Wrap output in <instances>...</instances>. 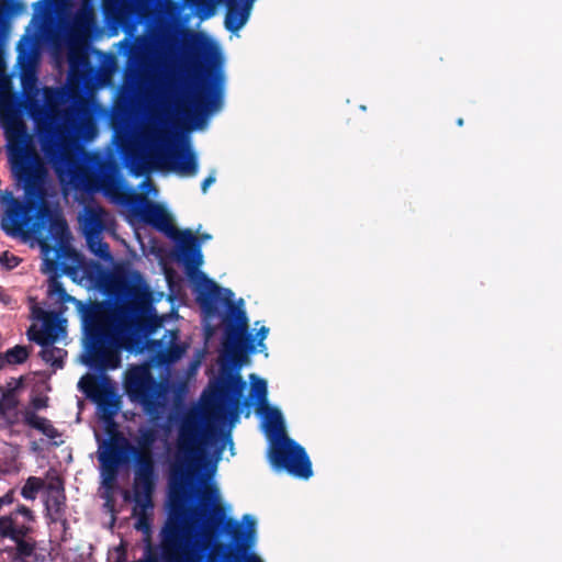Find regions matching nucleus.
I'll return each instance as SVG.
<instances>
[{"label": "nucleus", "mask_w": 562, "mask_h": 562, "mask_svg": "<svg viewBox=\"0 0 562 562\" xmlns=\"http://www.w3.org/2000/svg\"><path fill=\"white\" fill-rule=\"evenodd\" d=\"M181 54L191 63L203 61L213 70H205L192 82V117L199 124L220 112L224 105L225 72L224 58L218 47L198 32L179 35Z\"/></svg>", "instance_id": "423d86ee"}, {"label": "nucleus", "mask_w": 562, "mask_h": 562, "mask_svg": "<svg viewBox=\"0 0 562 562\" xmlns=\"http://www.w3.org/2000/svg\"><path fill=\"white\" fill-rule=\"evenodd\" d=\"M80 222L85 238L89 239L102 236L104 232L110 231L114 225L112 215L95 204L85 206Z\"/></svg>", "instance_id": "4468645a"}, {"label": "nucleus", "mask_w": 562, "mask_h": 562, "mask_svg": "<svg viewBox=\"0 0 562 562\" xmlns=\"http://www.w3.org/2000/svg\"><path fill=\"white\" fill-rule=\"evenodd\" d=\"M4 366L8 364H20L23 363L29 357V349L25 346H14L8 349L4 355Z\"/></svg>", "instance_id": "393cba45"}, {"label": "nucleus", "mask_w": 562, "mask_h": 562, "mask_svg": "<svg viewBox=\"0 0 562 562\" xmlns=\"http://www.w3.org/2000/svg\"><path fill=\"white\" fill-rule=\"evenodd\" d=\"M98 372L100 378L85 374L78 382V389L97 406L99 417L105 423L112 422L122 407V398L105 372Z\"/></svg>", "instance_id": "9b49d317"}, {"label": "nucleus", "mask_w": 562, "mask_h": 562, "mask_svg": "<svg viewBox=\"0 0 562 562\" xmlns=\"http://www.w3.org/2000/svg\"><path fill=\"white\" fill-rule=\"evenodd\" d=\"M20 262V258L7 251L0 256V263L3 265L7 269H13L18 267Z\"/></svg>", "instance_id": "c85d7f7f"}, {"label": "nucleus", "mask_w": 562, "mask_h": 562, "mask_svg": "<svg viewBox=\"0 0 562 562\" xmlns=\"http://www.w3.org/2000/svg\"><path fill=\"white\" fill-rule=\"evenodd\" d=\"M44 482L36 476H30L21 490V495L27 501H34Z\"/></svg>", "instance_id": "a878e982"}, {"label": "nucleus", "mask_w": 562, "mask_h": 562, "mask_svg": "<svg viewBox=\"0 0 562 562\" xmlns=\"http://www.w3.org/2000/svg\"><path fill=\"white\" fill-rule=\"evenodd\" d=\"M123 389L128 400L138 405L151 422L162 417L167 387L154 376L148 364H130L124 372Z\"/></svg>", "instance_id": "6e6552de"}, {"label": "nucleus", "mask_w": 562, "mask_h": 562, "mask_svg": "<svg viewBox=\"0 0 562 562\" xmlns=\"http://www.w3.org/2000/svg\"><path fill=\"white\" fill-rule=\"evenodd\" d=\"M457 124H458L459 126H462V125H463V120H462V119H459V120L457 121Z\"/></svg>", "instance_id": "4c0bfd02"}, {"label": "nucleus", "mask_w": 562, "mask_h": 562, "mask_svg": "<svg viewBox=\"0 0 562 562\" xmlns=\"http://www.w3.org/2000/svg\"><path fill=\"white\" fill-rule=\"evenodd\" d=\"M225 324L223 348L225 360L221 363L217 378L213 382L210 403L223 413L236 416L240 408L249 405L257 407V414L262 419L265 429L273 438L269 448V461L277 471H285L294 477L307 480L313 475L312 463L305 451L294 440L284 434L282 413L267 403L268 386L265 379L256 374L249 375L250 395L243 397L246 382L241 379V369L247 355L254 353L263 344L269 334L267 326H261L256 335L248 331V319L240 305L231 306L221 315Z\"/></svg>", "instance_id": "20e7f679"}, {"label": "nucleus", "mask_w": 562, "mask_h": 562, "mask_svg": "<svg viewBox=\"0 0 562 562\" xmlns=\"http://www.w3.org/2000/svg\"><path fill=\"white\" fill-rule=\"evenodd\" d=\"M3 367H4V358L0 353V369H2Z\"/></svg>", "instance_id": "f704fd0d"}, {"label": "nucleus", "mask_w": 562, "mask_h": 562, "mask_svg": "<svg viewBox=\"0 0 562 562\" xmlns=\"http://www.w3.org/2000/svg\"><path fill=\"white\" fill-rule=\"evenodd\" d=\"M68 63L71 69H76L82 66L85 56L80 50L70 47L68 52Z\"/></svg>", "instance_id": "cd10ccee"}, {"label": "nucleus", "mask_w": 562, "mask_h": 562, "mask_svg": "<svg viewBox=\"0 0 562 562\" xmlns=\"http://www.w3.org/2000/svg\"><path fill=\"white\" fill-rule=\"evenodd\" d=\"M146 160L157 170H169L184 178H193L199 173V156L188 136L171 143L167 130L158 128L150 133L146 144Z\"/></svg>", "instance_id": "0eeeda50"}, {"label": "nucleus", "mask_w": 562, "mask_h": 562, "mask_svg": "<svg viewBox=\"0 0 562 562\" xmlns=\"http://www.w3.org/2000/svg\"><path fill=\"white\" fill-rule=\"evenodd\" d=\"M32 47V37L23 35L19 41L16 58L23 91L16 98L11 94L9 80L13 113L25 125V136L15 138L12 145L0 123L10 171L23 188L26 200L15 198L12 191L0 190V228L11 238L34 239L41 247L44 265L47 269H56L68 247L70 233L66 220L45 202L49 182L47 162L52 165L60 184L77 188L94 182L104 195L113 196L120 191L121 182L105 166L103 157L88 156L78 147L80 137L91 127L92 121L108 120L110 116V112L92 98L87 100L79 94L69 95L68 106L59 112L54 127L38 131L44 158L37 154L27 124L18 112L19 102L24 104L23 111L31 108L32 100L26 91H37Z\"/></svg>", "instance_id": "f257e3e1"}, {"label": "nucleus", "mask_w": 562, "mask_h": 562, "mask_svg": "<svg viewBox=\"0 0 562 562\" xmlns=\"http://www.w3.org/2000/svg\"><path fill=\"white\" fill-rule=\"evenodd\" d=\"M155 361L162 367L178 362L187 351V345L179 341V330H167L160 340L155 342Z\"/></svg>", "instance_id": "2eb2a0df"}, {"label": "nucleus", "mask_w": 562, "mask_h": 562, "mask_svg": "<svg viewBox=\"0 0 562 562\" xmlns=\"http://www.w3.org/2000/svg\"><path fill=\"white\" fill-rule=\"evenodd\" d=\"M86 241L91 254L103 262H112L113 257L111 255L110 247L108 243L103 240L102 236H95V238L92 239L86 238Z\"/></svg>", "instance_id": "4be33fe9"}, {"label": "nucleus", "mask_w": 562, "mask_h": 562, "mask_svg": "<svg viewBox=\"0 0 562 562\" xmlns=\"http://www.w3.org/2000/svg\"><path fill=\"white\" fill-rule=\"evenodd\" d=\"M92 15L87 10H79L75 13L72 21H71V32L82 34L90 31L92 26Z\"/></svg>", "instance_id": "5701e85b"}, {"label": "nucleus", "mask_w": 562, "mask_h": 562, "mask_svg": "<svg viewBox=\"0 0 562 562\" xmlns=\"http://www.w3.org/2000/svg\"><path fill=\"white\" fill-rule=\"evenodd\" d=\"M226 446L233 450L231 434L205 426L199 412L188 411L181 416L176 471L181 476L195 474L199 491L188 499L182 491L170 493L172 514L160 532L164 562H245L243 548H250L256 539L255 519L244 515L238 522L229 517L220 504L218 488L205 484L198 470L209 449H213L216 463Z\"/></svg>", "instance_id": "f03ea898"}, {"label": "nucleus", "mask_w": 562, "mask_h": 562, "mask_svg": "<svg viewBox=\"0 0 562 562\" xmlns=\"http://www.w3.org/2000/svg\"><path fill=\"white\" fill-rule=\"evenodd\" d=\"M47 296L55 307L47 312L32 307V325L27 337L37 345L56 342L67 335L64 313L67 303L75 304L86 336L82 363L95 372L115 370L121 366L120 350H135L143 346L148 330V318L154 307L146 283L138 273L115 277L109 288V306L98 302L83 303L68 294L55 276L48 279Z\"/></svg>", "instance_id": "7ed1b4c3"}, {"label": "nucleus", "mask_w": 562, "mask_h": 562, "mask_svg": "<svg viewBox=\"0 0 562 562\" xmlns=\"http://www.w3.org/2000/svg\"><path fill=\"white\" fill-rule=\"evenodd\" d=\"M65 499L64 488L59 483H50L47 486L45 506L55 516V519L61 516Z\"/></svg>", "instance_id": "6ab92c4d"}, {"label": "nucleus", "mask_w": 562, "mask_h": 562, "mask_svg": "<svg viewBox=\"0 0 562 562\" xmlns=\"http://www.w3.org/2000/svg\"><path fill=\"white\" fill-rule=\"evenodd\" d=\"M139 188L147 191L148 193L156 192V189L154 188L153 183L148 180H144Z\"/></svg>", "instance_id": "473e14b6"}, {"label": "nucleus", "mask_w": 562, "mask_h": 562, "mask_svg": "<svg viewBox=\"0 0 562 562\" xmlns=\"http://www.w3.org/2000/svg\"><path fill=\"white\" fill-rule=\"evenodd\" d=\"M19 7L16 0H0V123L12 145L15 138L25 136V125L13 113L14 106L9 95V79L5 72L4 57V45L10 34V16Z\"/></svg>", "instance_id": "1a4fd4ad"}, {"label": "nucleus", "mask_w": 562, "mask_h": 562, "mask_svg": "<svg viewBox=\"0 0 562 562\" xmlns=\"http://www.w3.org/2000/svg\"><path fill=\"white\" fill-rule=\"evenodd\" d=\"M134 446H131L127 440L122 436H113L102 441L98 449V460L101 464L103 474L108 479H113L116 471L122 463L124 452L134 457L136 464V453L133 451Z\"/></svg>", "instance_id": "f8f14e48"}, {"label": "nucleus", "mask_w": 562, "mask_h": 562, "mask_svg": "<svg viewBox=\"0 0 562 562\" xmlns=\"http://www.w3.org/2000/svg\"><path fill=\"white\" fill-rule=\"evenodd\" d=\"M12 541L16 546V553L19 557L29 558L34 553L35 541L30 537V533L21 536L20 538Z\"/></svg>", "instance_id": "bb28decb"}, {"label": "nucleus", "mask_w": 562, "mask_h": 562, "mask_svg": "<svg viewBox=\"0 0 562 562\" xmlns=\"http://www.w3.org/2000/svg\"><path fill=\"white\" fill-rule=\"evenodd\" d=\"M157 441V432L155 429L149 427H142L138 429V439L137 443L139 448H136L138 451H146L153 454L148 449ZM154 458V456H151Z\"/></svg>", "instance_id": "b1692460"}, {"label": "nucleus", "mask_w": 562, "mask_h": 562, "mask_svg": "<svg viewBox=\"0 0 562 562\" xmlns=\"http://www.w3.org/2000/svg\"><path fill=\"white\" fill-rule=\"evenodd\" d=\"M216 181V171L213 169L211 170V172L209 173V176L202 181L201 183V191L202 193H206L209 188L215 183Z\"/></svg>", "instance_id": "c756f323"}, {"label": "nucleus", "mask_w": 562, "mask_h": 562, "mask_svg": "<svg viewBox=\"0 0 562 562\" xmlns=\"http://www.w3.org/2000/svg\"><path fill=\"white\" fill-rule=\"evenodd\" d=\"M119 53L126 57L124 67L125 79L130 82H137L145 74L144 59L132 50V37L126 36L119 43Z\"/></svg>", "instance_id": "dca6fc26"}, {"label": "nucleus", "mask_w": 562, "mask_h": 562, "mask_svg": "<svg viewBox=\"0 0 562 562\" xmlns=\"http://www.w3.org/2000/svg\"><path fill=\"white\" fill-rule=\"evenodd\" d=\"M136 453V470H134V507L133 516L136 517L135 528L144 533L150 532V516L154 508L153 493L157 481L155 460L146 451Z\"/></svg>", "instance_id": "9d476101"}, {"label": "nucleus", "mask_w": 562, "mask_h": 562, "mask_svg": "<svg viewBox=\"0 0 562 562\" xmlns=\"http://www.w3.org/2000/svg\"><path fill=\"white\" fill-rule=\"evenodd\" d=\"M54 14V2L52 0H41L34 4V14L32 24L40 31L50 25Z\"/></svg>", "instance_id": "aec40b11"}, {"label": "nucleus", "mask_w": 562, "mask_h": 562, "mask_svg": "<svg viewBox=\"0 0 562 562\" xmlns=\"http://www.w3.org/2000/svg\"><path fill=\"white\" fill-rule=\"evenodd\" d=\"M54 344L55 342H47L40 345L42 347L40 355L46 363L58 369L63 367L67 351L63 348L55 347Z\"/></svg>", "instance_id": "412c9836"}, {"label": "nucleus", "mask_w": 562, "mask_h": 562, "mask_svg": "<svg viewBox=\"0 0 562 562\" xmlns=\"http://www.w3.org/2000/svg\"><path fill=\"white\" fill-rule=\"evenodd\" d=\"M34 513L26 506L20 505L8 515L0 516V541L15 540L33 531Z\"/></svg>", "instance_id": "ddd939ff"}, {"label": "nucleus", "mask_w": 562, "mask_h": 562, "mask_svg": "<svg viewBox=\"0 0 562 562\" xmlns=\"http://www.w3.org/2000/svg\"><path fill=\"white\" fill-rule=\"evenodd\" d=\"M23 422L29 427L38 430L53 440L55 445L63 443V440H57L61 437L58 429L54 427L49 419L38 416L34 409L26 408L23 411Z\"/></svg>", "instance_id": "a211bd4d"}, {"label": "nucleus", "mask_w": 562, "mask_h": 562, "mask_svg": "<svg viewBox=\"0 0 562 562\" xmlns=\"http://www.w3.org/2000/svg\"><path fill=\"white\" fill-rule=\"evenodd\" d=\"M21 419H23V411H19V400L11 392L3 393L0 396V428H11Z\"/></svg>", "instance_id": "f3484780"}, {"label": "nucleus", "mask_w": 562, "mask_h": 562, "mask_svg": "<svg viewBox=\"0 0 562 562\" xmlns=\"http://www.w3.org/2000/svg\"><path fill=\"white\" fill-rule=\"evenodd\" d=\"M83 94H85L87 98H89V90L85 88V89H83Z\"/></svg>", "instance_id": "e433bc0d"}, {"label": "nucleus", "mask_w": 562, "mask_h": 562, "mask_svg": "<svg viewBox=\"0 0 562 562\" xmlns=\"http://www.w3.org/2000/svg\"><path fill=\"white\" fill-rule=\"evenodd\" d=\"M32 406L34 409H43L47 407V400L43 397H34L32 400Z\"/></svg>", "instance_id": "2f4dec72"}, {"label": "nucleus", "mask_w": 562, "mask_h": 562, "mask_svg": "<svg viewBox=\"0 0 562 562\" xmlns=\"http://www.w3.org/2000/svg\"><path fill=\"white\" fill-rule=\"evenodd\" d=\"M201 239L202 240H209V239H211V236L205 234V235H202Z\"/></svg>", "instance_id": "c9c22d12"}, {"label": "nucleus", "mask_w": 562, "mask_h": 562, "mask_svg": "<svg viewBox=\"0 0 562 562\" xmlns=\"http://www.w3.org/2000/svg\"><path fill=\"white\" fill-rule=\"evenodd\" d=\"M14 502V492L10 490L8 493H5L3 496L0 497V505L1 507L5 505H11Z\"/></svg>", "instance_id": "7c9ffc66"}, {"label": "nucleus", "mask_w": 562, "mask_h": 562, "mask_svg": "<svg viewBox=\"0 0 562 562\" xmlns=\"http://www.w3.org/2000/svg\"><path fill=\"white\" fill-rule=\"evenodd\" d=\"M205 331H206V335H207V336H211V335H213V333H214V328H211V327L206 326V327H205Z\"/></svg>", "instance_id": "72a5a7b5"}, {"label": "nucleus", "mask_w": 562, "mask_h": 562, "mask_svg": "<svg viewBox=\"0 0 562 562\" xmlns=\"http://www.w3.org/2000/svg\"><path fill=\"white\" fill-rule=\"evenodd\" d=\"M133 212L143 223L176 241L178 260L194 284L195 300L206 318L220 316L229 311L231 306H236L233 302L234 293L229 289L218 286L200 270L203 265L201 240L192 232H179L165 207L146 199L134 204Z\"/></svg>", "instance_id": "39448f33"}]
</instances>
